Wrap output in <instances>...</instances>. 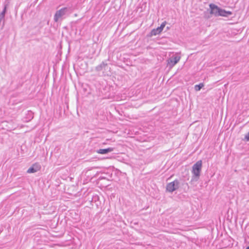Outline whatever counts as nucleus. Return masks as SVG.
<instances>
[{"label": "nucleus", "instance_id": "obj_1", "mask_svg": "<svg viewBox=\"0 0 249 249\" xmlns=\"http://www.w3.org/2000/svg\"><path fill=\"white\" fill-rule=\"evenodd\" d=\"M71 9L69 7H63L57 10L54 15L53 20L54 22H57L62 21L71 14Z\"/></svg>", "mask_w": 249, "mask_h": 249}, {"label": "nucleus", "instance_id": "obj_2", "mask_svg": "<svg viewBox=\"0 0 249 249\" xmlns=\"http://www.w3.org/2000/svg\"><path fill=\"white\" fill-rule=\"evenodd\" d=\"M202 168V161L199 160L194 164L192 167V173L193 174L192 181H197L200 177Z\"/></svg>", "mask_w": 249, "mask_h": 249}, {"label": "nucleus", "instance_id": "obj_3", "mask_svg": "<svg viewBox=\"0 0 249 249\" xmlns=\"http://www.w3.org/2000/svg\"><path fill=\"white\" fill-rule=\"evenodd\" d=\"M94 177L98 178V180L107 179L109 180L112 178V173L108 172L107 169H104L103 171H97Z\"/></svg>", "mask_w": 249, "mask_h": 249}, {"label": "nucleus", "instance_id": "obj_4", "mask_svg": "<svg viewBox=\"0 0 249 249\" xmlns=\"http://www.w3.org/2000/svg\"><path fill=\"white\" fill-rule=\"evenodd\" d=\"M110 68L108 67V64L107 62V61H103L100 65H98L95 67V70L97 71H103V74L104 75H108L107 73V71H109Z\"/></svg>", "mask_w": 249, "mask_h": 249}, {"label": "nucleus", "instance_id": "obj_5", "mask_svg": "<svg viewBox=\"0 0 249 249\" xmlns=\"http://www.w3.org/2000/svg\"><path fill=\"white\" fill-rule=\"evenodd\" d=\"M179 182L178 179H175L173 182L168 183L166 185V191L172 193L179 188Z\"/></svg>", "mask_w": 249, "mask_h": 249}, {"label": "nucleus", "instance_id": "obj_6", "mask_svg": "<svg viewBox=\"0 0 249 249\" xmlns=\"http://www.w3.org/2000/svg\"><path fill=\"white\" fill-rule=\"evenodd\" d=\"M180 59V56L178 55H174L168 59V66L170 68H172L175 66Z\"/></svg>", "mask_w": 249, "mask_h": 249}, {"label": "nucleus", "instance_id": "obj_7", "mask_svg": "<svg viewBox=\"0 0 249 249\" xmlns=\"http://www.w3.org/2000/svg\"><path fill=\"white\" fill-rule=\"evenodd\" d=\"M209 6L211 9L210 14L213 15L215 17H219L221 8L213 3H211Z\"/></svg>", "mask_w": 249, "mask_h": 249}, {"label": "nucleus", "instance_id": "obj_8", "mask_svg": "<svg viewBox=\"0 0 249 249\" xmlns=\"http://www.w3.org/2000/svg\"><path fill=\"white\" fill-rule=\"evenodd\" d=\"M165 24L166 22H163L160 27H158L156 29H153L150 33L151 36H156L161 33L164 28Z\"/></svg>", "mask_w": 249, "mask_h": 249}, {"label": "nucleus", "instance_id": "obj_9", "mask_svg": "<svg viewBox=\"0 0 249 249\" xmlns=\"http://www.w3.org/2000/svg\"><path fill=\"white\" fill-rule=\"evenodd\" d=\"M40 169V165L37 163H36L28 169L27 172L28 173H34L39 171Z\"/></svg>", "mask_w": 249, "mask_h": 249}, {"label": "nucleus", "instance_id": "obj_10", "mask_svg": "<svg viewBox=\"0 0 249 249\" xmlns=\"http://www.w3.org/2000/svg\"><path fill=\"white\" fill-rule=\"evenodd\" d=\"M113 147H108L105 149H99L96 150V152L100 154H106L109 152H111L114 150Z\"/></svg>", "mask_w": 249, "mask_h": 249}, {"label": "nucleus", "instance_id": "obj_11", "mask_svg": "<svg viewBox=\"0 0 249 249\" xmlns=\"http://www.w3.org/2000/svg\"><path fill=\"white\" fill-rule=\"evenodd\" d=\"M232 15V13L231 11H226L225 10L222 8L220 9L219 16L228 17L229 16Z\"/></svg>", "mask_w": 249, "mask_h": 249}, {"label": "nucleus", "instance_id": "obj_12", "mask_svg": "<svg viewBox=\"0 0 249 249\" xmlns=\"http://www.w3.org/2000/svg\"><path fill=\"white\" fill-rule=\"evenodd\" d=\"M8 5H9V4H8V2L7 3L5 2L4 3L3 9L2 11L1 12V13L0 14V17L2 18L3 19L5 17V14H6V11H7V8L8 7Z\"/></svg>", "mask_w": 249, "mask_h": 249}, {"label": "nucleus", "instance_id": "obj_13", "mask_svg": "<svg viewBox=\"0 0 249 249\" xmlns=\"http://www.w3.org/2000/svg\"><path fill=\"white\" fill-rule=\"evenodd\" d=\"M110 88L108 86H105V89H104V91H101L103 94L105 95V97H108L109 98L110 96V94H108V92L107 91H106V90H107V89H110Z\"/></svg>", "mask_w": 249, "mask_h": 249}, {"label": "nucleus", "instance_id": "obj_14", "mask_svg": "<svg viewBox=\"0 0 249 249\" xmlns=\"http://www.w3.org/2000/svg\"><path fill=\"white\" fill-rule=\"evenodd\" d=\"M204 84L203 83H200L198 85H196L195 86V89L196 91H199L202 88Z\"/></svg>", "mask_w": 249, "mask_h": 249}, {"label": "nucleus", "instance_id": "obj_15", "mask_svg": "<svg viewBox=\"0 0 249 249\" xmlns=\"http://www.w3.org/2000/svg\"><path fill=\"white\" fill-rule=\"evenodd\" d=\"M245 140L247 141H249V132L245 135Z\"/></svg>", "mask_w": 249, "mask_h": 249}, {"label": "nucleus", "instance_id": "obj_16", "mask_svg": "<svg viewBox=\"0 0 249 249\" xmlns=\"http://www.w3.org/2000/svg\"><path fill=\"white\" fill-rule=\"evenodd\" d=\"M99 167H90V168H89L88 169V170L89 171V170H91L93 169H96V168H98Z\"/></svg>", "mask_w": 249, "mask_h": 249}, {"label": "nucleus", "instance_id": "obj_17", "mask_svg": "<svg viewBox=\"0 0 249 249\" xmlns=\"http://www.w3.org/2000/svg\"><path fill=\"white\" fill-rule=\"evenodd\" d=\"M246 249H249V246L247 247Z\"/></svg>", "mask_w": 249, "mask_h": 249}]
</instances>
